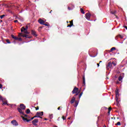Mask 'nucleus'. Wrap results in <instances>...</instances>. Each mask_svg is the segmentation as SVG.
Wrapping results in <instances>:
<instances>
[{
	"label": "nucleus",
	"instance_id": "nucleus-18",
	"mask_svg": "<svg viewBox=\"0 0 127 127\" xmlns=\"http://www.w3.org/2000/svg\"><path fill=\"white\" fill-rule=\"evenodd\" d=\"M32 34H33V35H35V36H37L36 32L34 31H32Z\"/></svg>",
	"mask_w": 127,
	"mask_h": 127
},
{
	"label": "nucleus",
	"instance_id": "nucleus-29",
	"mask_svg": "<svg viewBox=\"0 0 127 127\" xmlns=\"http://www.w3.org/2000/svg\"><path fill=\"white\" fill-rule=\"evenodd\" d=\"M62 119H63L64 121H65V120H66V118H65V117L64 116L62 117Z\"/></svg>",
	"mask_w": 127,
	"mask_h": 127
},
{
	"label": "nucleus",
	"instance_id": "nucleus-9",
	"mask_svg": "<svg viewBox=\"0 0 127 127\" xmlns=\"http://www.w3.org/2000/svg\"><path fill=\"white\" fill-rule=\"evenodd\" d=\"M11 124H12V125H13V126H15V127L18 126V123L15 120L12 121L11 122Z\"/></svg>",
	"mask_w": 127,
	"mask_h": 127
},
{
	"label": "nucleus",
	"instance_id": "nucleus-5",
	"mask_svg": "<svg viewBox=\"0 0 127 127\" xmlns=\"http://www.w3.org/2000/svg\"><path fill=\"white\" fill-rule=\"evenodd\" d=\"M28 28V27L27 26H26V28H24V27H22L21 31V32H24L25 33H26V34H29V33L27 32V29Z\"/></svg>",
	"mask_w": 127,
	"mask_h": 127
},
{
	"label": "nucleus",
	"instance_id": "nucleus-37",
	"mask_svg": "<svg viewBox=\"0 0 127 127\" xmlns=\"http://www.w3.org/2000/svg\"><path fill=\"white\" fill-rule=\"evenodd\" d=\"M18 39L19 40H20V41H21V38H19V39L18 38Z\"/></svg>",
	"mask_w": 127,
	"mask_h": 127
},
{
	"label": "nucleus",
	"instance_id": "nucleus-1",
	"mask_svg": "<svg viewBox=\"0 0 127 127\" xmlns=\"http://www.w3.org/2000/svg\"><path fill=\"white\" fill-rule=\"evenodd\" d=\"M21 117L23 121L24 122H25V123H26V122L28 123V122H30V121H31V120H29L30 117L29 116H28L27 115L24 114V113H23V115H22Z\"/></svg>",
	"mask_w": 127,
	"mask_h": 127
},
{
	"label": "nucleus",
	"instance_id": "nucleus-30",
	"mask_svg": "<svg viewBox=\"0 0 127 127\" xmlns=\"http://www.w3.org/2000/svg\"><path fill=\"white\" fill-rule=\"evenodd\" d=\"M117 125V126H121V122H118Z\"/></svg>",
	"mask_w": 127,
	"mask_h": 127
},
{
	"label": "nucleus",
	"instance_id": "nucleus-41",
	"mask_svg": "<svg viewBox=\"0 0 127 127\" xmlns=\"http://www.w3.org/2000/svg\"><path fill=\"white\" fill-rule=\"evenodd\" d=\"M44 120H45V121H47L48 120V119H46V118H45Z\"/></svg>",
	"mask_w": 127,
	"mask_h": 127
},
{
	"label": "nucleus",
	"instance_id": "nucleus-22",
	"mask_svg": "<svg viewBox=\"0 0 127 127\" xmlns=\"http://www.w3.org/2000/svg\"><path fill=\"white\" fill-rule=\"evenodd\" d=\"M29 113H30V110H29V109H27L26 114H29Z\"/></svg>",
	"mask_w": 127,
	"mask_h": 127
},
{
	"label": "nucleus",
	"instance_id": "nucleus-11",
	"mask_svg": "<svg viewBox=\"0 0 127 127\" xmlns=\"http://www.w3.org/2000/svg\"><path fill=\"white\" fill-rule=\"evenodd\" d=\"M112 66H113L112 62H109L108 64L106 66V69H109V68H112Z\"/></svg>",
	"mask_w": 127,
	"mask_h": 127
},
{
	"label": "nucleus",
	"instance_id": "nucleus-14",
	"mask_svg": "<svg viewBox=\"0 0 127 127\" xmlns=\"http://www.w3.org/2000/svg\"><path fill=\"white\" fill-rule=\"evenodd\" d=\"M70 25H68L67 26V27H71L73 26V20L70 21Z\"/></svg>",
	"mask_w": 127,
	"mask_h": 127
},
{
	"label": "nucleus",
	"instance_id": "nucleus-49",
	"mask_svg": "<svg viewBox=\"0 0 127 127\" xmlns=\"http://www.w3.org/2000/svg\"><path fill=\"white\" fill-rule=\"evenodd\" d=\"M120 37H121V38H123V37H122V36H120Z\"/></svg>",
	"mask_w": 127,
	"mask_h": 127
},
{
	"label": "nucleus",
	"instance_id": "nucleus-15",
	"mask_svg": "<svg viewBox=\"0 0 127 127\" xmlns=\"http://www.w3.org/2000/svg\"><path fill=\"white\" fill-rule=\"evenodd\" d=\"M78 104H79V101H75L74 107H75V108H77V107Z\"/></svg>",
	"mask_w": 127,
	"mask_h": 127
},
{
	"label": "nucleus",
	"instance_id": "nucleus-38",
	"mask_svg": "<svg viewBox=\"0 0 127 127\" xmlns=\"http://www.w3.org/2000/svg\"><path fill=\"white\" fill-rule=\"evenodd\" d=\"M79 93H80V92H78V93H77V94H76V96H78V94H79Z\"/></svg>",
	"mask_w": 127,
	"mask_h": 127
},
{
	"label": "nucleus",
	"instance_id": "nucleus-16",
	"mask_svg": "<svg viewBox=\"0 0 127 127\" xmlns=\"http://www.w3.org/2000/svg\"><path fill=\"white\" fill-rule=\"evenodd\" d=\"M11 37H12V38H13L15 40H18V38H17L15 36H14L13 35H11Z\"/></svg>",
	"mask_w": 127,
	"mask_h": 127
},
{
	"label": "nucleus",
	"instance_id": "nucleus-10",
	"mask_svg": "<svg viewBox=\"0 0 127 127\" xmlns=\"http://www.w3.org/2000/svg\"><path fill=\"white\" fill-rule=\"evenodd\" d=\"M37 123H38V119H34L32 122V123L34 126H37Z\"/></svg>",
	"mask_w": 127,
	"mask_h": 127
},
{
	"label": "nucleus",
	"instance_id": "nucleus-40",
	"mask_svg": "<svg viewBox=\"0 0 127 127\" xmlns=\"http://www.w3.org/2000/svg\"><path fill=\"white\" fill-rule=\"evenodd\" d=\"M97 65H98V67H99V66H100V64H97Z\"/></svg>",
	"mask_w": 127,
	"mask_h": 127
},
{
	"label": "nucleus",
	"instance_id": "nucleus-24",
	"mask_svg": "<svg viewBox=\"0 0 127 127\" xmlns=\"http://www.w3.org/2000/svg\"><path fill=\"white\" fill-rule=\"evenodd\" d=\"M83 84L85 85V84H86L85 81V76H84L83 78Z\"/></svg>",
	"mask_w": 127,
	"mask_h": 127
},
{
	"label": "nucleus",
	"instance_id": "nucleus-43",
	"mask_svg": "<svg viewBox=\"0 0 127 127\" xmlns=\"http://www.w3.org/2000/svg\"><path fill=\"white\" fill-rule=\"evenodd\" d=\"M71 119V117H69L68 118V120H70Z\"/></svg>",
	"mask_w": 127,
	"mask_h": 127
},
{
	"label": "nucleus",
	"instance_id": "nucleus-52",
	"mask_svg": "<svg viewBox=\"0 0 127 127\" xmlns=\"http://www.w3.org/2000/svg\"><path fill=\"white\" fill-rule=\"evenodd\" d=\"M55 127H58L57 126H55Z\"/></svg>",
	"mask_w": 127,
	"mask_h": 127
},
{
	"label": "nucleus",
	"instance_id": "nucleus-45",
	"mask_svg": "<svg viewBox=\"0 0 127 127\" xmlns=\"http://www.w3.org/2000/svg\"><path fill=\"white\" fill-rule=\"evenodd\" d=\"M99 63H102V61H100V62H99Z\"/></svg>",
	"mask_w": 127,
	"mask_h": 127
},
{
	"label": "nucleus",
	"instance_id": "nucleus-4",
	"mask_svg": "<svg viewBox=\"0 0 127 127\" xmlns=\"http://www.w3.org/2000/svg\"><path fill=\"white\" fill-rule=\"evenodd\" d=\"M41 116H43V112H39L37 113L36 116H34V118H40V119H42V117H40Z\"/></svg>",
	"mask_w": 127,
	"mask_h": 127
},
{
	"label": "nucleus",
	"instance_id": "nucleus-25",
	"mask_svg": "<svg viewBox=\"0 0 127 127\" xmlns=\"http://www.w3.org/2000/svg\"><path fill=\"white\" fill-rule=\"evenodd\" d=\"M4 16H5V15H2L0 16L1 19H2V18H3V17H4Z\"/></svg>",
	"mask_w": 127,
	"mask_h": 127
},
{
	"label": "nucleus",
	"instance_id": "nucleus-42",
	"mask_svg": "<svg viewBox=\"0 0 127 127\" xmlns=\"http://www.w3.org/2000/svg\"><path fill=\"white\" fill-rule=\"evenodd\" d=\"M125 27L127 30V26H125Z\"/></svg>",
	"mask_w": 127,
	"mask_h": 127
},
{
	"label": "nucleus",
	"instance_id": "nucleus-53",
	"mask_svg": "<svg viewBox=\"0 0 127 127\" xmlns=\"http://www.w3.org/2000/svg\"><path fill=\"white\" fill-rule=\"evenodd\" d=\"M107 79H109V78L107 77Z\"/></svg>",
	"mask_w": 127,
	"mask_h": 127
},
{
	"label": "nucleus",
	"instance_id": "nucleus-20",
	"mask_svg": "<svg viewBox=\"0 0 127 127\" xmlns=\"http://www.w3.org/2000/svg\"><path fill=\"white\" fill-rule=\"evenodd\" d=\"M80 11L83 14H85V12H84V10L82 8H80Z\"/></svg>",
	"mask_w": 127,
	"mask_h": 127
},
{
	"label": "nucleus",
	"instance_id": "nucleus-7",
	"mask_svg": "<svg viewBox=\"0 0 127 127\" xmlns=\"http://www.w3.org/2000/svg\"><path fill=\"white\" fill-rule=\"evenodd\" d=\"M78 91H79V88L75 87L73 90L72 91V94H77L78 93Z\"/></svg>",
	"mask_w": 127,
	"mask_h": 127
},
{
	"label": "nucleus",
	"instance_id": "nucleus-35",
	"mask_svg": "<svg viewBox=\"0 0 127 127\" xmlns=\"http://www.w3.org/2000/svg\"><path fill=\"white\" fill-rule=\"evenodd\" d=\"M68 9L69 10H71V9H72V8H71L70 7H68Z\"/></svg>",
	"mask_w": 127,
	"mask_h": 127
},
{
	"label": "nucleus",
	"instance_id": "nucleus-26",
	"mask_svg": "<svg viewBox=\"0 0 127 127\" xmlns=\"http://www.w3.org/2000/svg\"><path fill=\"white\" fill-rule=\"evenodd\" d=\"M6 42H7V43H8L9 44H10V42H9V40H8V39H6Z\"/></svg>",
	"mask_w": 127,
	"mask_h": 127
},
{
	"label": "nucleus",
	"instance_id": "nucleus-2",
	"mask_svg": "<svg viewBox=\"0 0 127 127\" xmlns=\"http://www.w3.org/2000/svg\"><path fill=\"white\" fill-rule=\"evenodd\" d=\"M25 106L23 104H20V108H18L17 110L19 113L20 114V115H24L23 114V110H25Z\"/></svg>",
	"mask_w": 127,
	"mask_h": 127
},
{
	"label": "nucleus",
	"instance_id": "nucleus-13",
	"mask_svg": "<svg viewBox=\"0 0 127 127\" xmlns=\"http://www.w3.org/2000/svg\"><path fill=\"white\" fill-rule=\"evenodd\" d=\"M75 97H73L72 98H71V100L70 101V103L71 104H74V102H75Z\"/></svg>",
	"mask_w": 127,
	"mask_h": 127
},
{
	"label": "nucleus",
	"instance_id": "nucleus-3",
	"mask_svg": "<svg viewBox=\"0 0 127 127\" xmlns=\"http://www.w3.org/2000/svg\"><path fill=\"white\" fill-rule=\"evenodd\" d=\"M115 93L116 102L119 103V97H120V94H119V89H117L115 91Z\"/></svg>",
	"mask_w": 127,
	"mask_h": 127
},
{
	"label": "nucleus",
	"instance_id": "nucleus-47",
	"mask_svg": "<svg viewBox=\"0 0 127 127\" xmlns=\"http://www.w3.org/2000/svg\"><path fill=\"white\" fill-rule=\"evenodd\" d=\"M51 11H52V10H51V12H50V13H51Z\"/></svg>",
	"mask_w": 127,
	"mask_h": 127
},
{
	"label": "nucleus",
	"instance_id": "nucleus-28",
	"mask_svg": "<svg viewBox=\"0 0 127 127\" xmlns=\"http://www.w3.org/2000/svg\"><path fill=\"white\" fill-rule=\"evenodd\" d=\"M43 25H45V26H49V24H45V23Z\"/></svg>",
	"mask_w": 127,
	"mask_h": 127
},
{
	"label": "nucleus",
	"instance_id": "nucleus-6",
	"mask_svg": "<svg viewBox=\"0 0 127 127\" xmlns=\"http://www.w3.org/2000/svg\"><path fill=\"white\" fill-rule=\"evenodd\" d=\"M0 101H2L3 103V105L7 104V100H6V99L2 98V97L0 95Z\"/></svg>",
	"mask_w": 127,
	"mask_h": 127
},
{
	"label": "nucleus",
	"instance_id": "nucleus-44",
	"mask_svg": "<svg viewBox=\"0 0 127 127\" xmlns=\"http://www.w3.org/2000/svg\"><path fill=\"white\" fill-rule=\"evenodd\" d=\"M58 110H60V107H59V108H58Z\"/></svg>",
	"mask_w": 127,
	"mask_h": 127
},
{
	"label": "nucleus",
	"instance_id": "nucleus-19",
	"mask_svg": "<svg viewBox=\"0 0 127 127\" xmlns=\"http://www.w3.org/2000/svg\"><path fill=\"white\" fill-rule=\"evenodd\" d=\"M123 76H119L118 80H119V81H122V80H123Z\"/></svg>",
	"mask_w": 127,
	"mask_h": 127
},
{
	"label": "nucleus",
	"instance_id": "nucleus-23",
	"mask_svg": "<svg viewBox=\"0 0 127 127\" xmlns=\"http://www.w3.org/2000/svg\"><path fill=\"white\" fill-rule=\"evenodd\" d=\"M22 37H26V38H29V37H28L26 35H24L22 36Z\"/></svg>",
	"mask_w": 127,
	"mask_h": 127
},
{
	"label": "nucleus",
	"instance_id": "nucleus-8",
	"mask_svg": "<svg viewBox=\"0 0 127 127\" xmlns=\"http://www.w3.org/2000/svg\"><path fill=\"white\" fill-rule=\"evenodd\" d=\"M85 18L87 20H90V18H91V14L90 13H87L85 14Z\"/></svg>",
	"mask_w": 127,
	"mask_h": 127
},
{
	"label": "nucleus",
	"instance_id": "nucleus-48",
	"mask_svg": "<svg viewBox=\"0 0 127 127\" xmlns=\"http://www.w3.org/2000/svg\"><path fill=\"white\" fill-rule=\"evenodd\" d=\"M20 36H21V34H20Z\"/></svg>",
	"mask_w": 127,
	"mask_h": 127
},
{
	"label": "nucleus",
	"instance_id": "nucleus-32",
	"mask_svg": "<svg viewBox=\"0 0 127 127\" xmlns=\"http://www.w3.org/2000/svg\"><path fill=\"white\" fill-rule=\"evenodd\" d=\"M34 118H36V117H33V118H31L29 120H31V121H32V120H33V119H34Z\"/></svg>",
	"mask_w": 127,
	"mask_h": 127
},
{
	"label": "nucleus",
	"instance_id": "nucleus-33",
	"mask_svg": "<svg viewBox=\"0 0 127 127\" xmlns=\"http://www.w3.org/2000/svg\"><path fill=\"white\" fill-rule=\"evenodd\" d=\"M2 88V85L0 84V89H1Z\"/></svg>",
	"mask_w": 127,
	"mask_h": 127
},
{
	"label": "nucleus",
	"instance_id": "nucleus-12",
	"mask_svg": "<svg viewBox=\"0 0 127 127\" xmlns=\"http://www.w3.org/2000/svg\"><path fill=\"white\" fill-rule=\"evenodd\" d=\"M38 22L40 24H44V23H45V22L44 21V20L41 19H39L38 20Z\"/></svg>",
	"mask_w": 127,
	"mask_h": 127
},
{
	"label": "nucleus",
	"instance_id": "nucleus-36",
	"mask_svg": "<svg viewBox=\"0 0 127 127\" xmlns=\"http://www.w3.org/2000/svg\"><path fill=\"white\" fill-rule=\"evenodd\" d=\"M18 22V21H17V20H16L14 21V22Z\"/></svg>",
	"mask_w": 127,
	"mask_h": 127
},
{
	"label": "nucleus",
	"instance_id": "nucleus-34",
	"mask_svg": "<svg viewBox=\"0 0 127 127\" xmlns=\"http://www.w3.org/2000/svg\"><path fill=\"white\" fill-rule=\"evenodd\" d=\"M111 110H112V108L109 107L108 109V111H111Z\"/></svg>",
	"mask_w": 127,
	"mask_h": 127
},
{
	"label": "nucleus",
	"instance_id": "nucleus-46",
	"mask_svg": "<svg viewBox=\"0 0 127 127\" xmlns=\"http://www.w3.org/2000/svg\"><path fill=\"white\" fill-rule=\"evenodd\" d=\"M96 56H91V57H95Z\"/></svg>",
	"mask_w": 127,
	"mask_h": 127
},
{
	"label": "nucleus",
	"instance_id": "nucleus-31",
	"mask_svg": "<svg viewBox=\"0 0 127 127\" xmlns=\"http://www.w3.org/2000/svg\"><path fill=\"white\" fill-rule=\"evenodd\" d=\"M112 64H113V65H114V66H116V65H117V64H116V63H115L114 62H113L112 63Z\"/></svg>",
	"mask_w": 127,
	"mask_h": 127
},
{
	"label": "nucleus",
	"instance_id": "nucleus-39",
	"mask_svg": "<svg viewBox=\"0 0 127 127\" xmlns=\"http://www.w3.org/2000/svg\"><path fill=\"white\" fill-rule=\"evenodd\" d=\"M110 113H111V111L108 110V114H110Z\"/></svg>",
	"mask_w": 127,
	"mask_h": 127
},
{
	"label": "nucleus",
	"instance_id": "nucleus-50",
	"mask_svg": "<svg viewBox=\"0 0 127 127\" xmlns=\"http://www.w3.org/2000/svg\"><path fill=\"white\" fill-rule=\"evenodd\" d=\"M66 22H67V23H68L69 22L67 21Z\"/></svg>",
	"mask_w": 127,
	"mask_h": 127
},
{
	"label": "nucleus",
	"instance_id": "nucleus-27",
	"mask_svg": "<svg viewBox=\"0 0 127 127\" xmlns=\"http://www.w3.org/2000/svg\"><path fill=\"white\" fill-rule=\"evenodd\" d=\"M83 95V92H81L79 95V98H81L82 97V95Z\"/></svg>",
	"mask_w": 127,
	"mask_h": 127
},
{
	"label": "nucleus",
	"instance_id": "nucleus-51",
	"mask_svg": "<svg viewBox=\"0 0 127 127\" xmlns=\"http://www.w3.org/2000/svg\"><path fill=\"white\" fill-rule=\"evenodd\" d=\"M36 110H38V108H37Z\"/></svg>",
	"mask_w": 127,
	"mask_h": 127
},
{
	"label": "nucleus",
	"instance_id": "nucleus-17",
	"mask_svg": "<svg viewBox=\"0 0 127 127\" xmlns=\"http://www.w3.org/2000/svg\"><path fill=\"white\" fill-rule=\"evenodd\" d=\"M114 50H116V48H115V47L112 48L110 51V52H113V51H114Z\"/></svg>",
	"mask_w": 127,
	"mask_h": 127
},
{
	"label": "nucleus",
	"instance_id": "nucleus-21",
	"mask_svg": "<svg viewBox=\"0 0 127 127\" xmlns=\"http://www.w3.org/2000/svg\"><path fill=\"white\" fill-rule=\"evenodd\" d=\"M49 118L50 119H53V114H49Z\"/></svg>",
	"mask_w": 127,
	"mask_h": 127
}]
</instances>
